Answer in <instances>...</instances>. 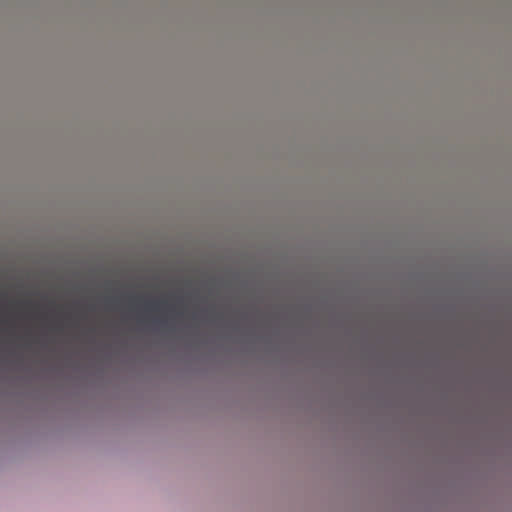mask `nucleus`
<instances>
[{
    "label": "nucleus",
    "instance_id": "f257e3e1",
    "mask_svg": "<svg viewBox=\"0 0 512 512\" xmlns=\"http://www.w3.org/2000/svg\"><path fill=\"white\" fill-rule=\"evenodd\" d=\"M150 308L152 310H158V305L154 304V305H151Z\"/></svg>",
    "mask_w": 512,
    "mask_h": 512
}]
</instances>
